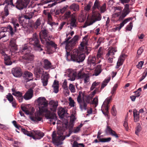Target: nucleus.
<instances>
[{
  "label": "nucleus",
  "mask_w": 147,
  "mask_h": 147,
  "mask_svg": "<svg viewBox=\"0 0 147 147\" xmlns=\"http://www.w3.org/2000/svg\"><path fill=\"white\" fill-rule=\"evenodd\" d=\"M39 109V113H34L33 111L29 112L27 110V108L24 106L21 105L22 110L26 114L29 115L30 119H42L41 116L42 113L45 112V118L47 119H56L57 117L56 114L54 112H52L48 111L47 107L48 103L47 101L44 97L38 98L37 100Z\"/></svg>",
  "instance_id": "nucleus-1"
},
{
  "label": "nucleus",
  "mask_w": 147,
  "mask_h": 147,
  "mask_svg": "<svg viewBox=\"0 0 147 147\" xmlns=\"http://www.w3.org/2000/svg\"><path fill=\"white\" fill-rule=\"evenodd\" d=\"M57 128L58 130L57 134L58 135L57 136L55 131L53 132L52 135V140L53 143L58 146L61 143V140H63L65 137L62 136L63 132L66 129H69V131H71L73 129L74 121L75 120H57Z\"/></svg>",
  "instance_id": "nucleus-2"
},
{
  "label": "nucleus",
  "mask_w": 147,
  "mask_h": 147,
  "mask_svg": "<svg viewBox=\"0 0 147 147\" xmlns=\"http://www.w3.org/2000/svg\"><path fill=\"white\" fill-rule=\"evenodd\" d=\"M14 126L19 130H21V131L24 134L27 136L32 137L34 140L40 139L44 136V134L39 130H32L30 131H28L24 128H22L20 125H18L16 121H12Z\"/></svg>",
  "instance_id": "nucleus-3"
},
{
  "label": "nucleus",
  "mask_w": 147,
  "mask_h": 147,
  "mask_svg": "<svg viewBox=\"0 0 147 147\" xmlns=\"http://www.w3.org/2000/svg\"><path fill=\"white\" fill-rule=\"evenodd\" d=\"M21 53L24 54L22 57V60L24 61L27 63H30L33 61L34 56L29 52L28 47L27 46H24L22 47Z\"/></svg>",
  "instance_id": "nucleus-4"
},
{
  "label": "nucleus",
  "mask_w": 147,
  "mask_h": 147,
  "mask_svg": "<svg viewBox=\"0 0 147 147\" xmlns=\"http://www.w3.org/2000/svg\"><path fill=\"white\" fill-rule=\"evenodd\" d=\"M71 60L74 62L80 63L83 62L85 58L84 53L81 54L77 49L73 50V52L71 55Z\"/></svg>",
  "instance_id": "nucleus-5"
},
{
  "label": "nucleus",
  "mask_w": 147,
  "mask_h": 147,
  "mask_svg": "<svg viewBox=\"0 0 147 147\" xmlns=\"http://www.w3.org/2000/svg\"><path fill=\"white\" fill-rule=\"evenodd\" d=\"M84 94L82 92L80 91L77 97V100L80 106V109L82 110H86L87 109V103L85 102L84 99Z\"/></svg>",
  "instance_id": "nucleus-6"
},
{
  "label": "nucleus",
  "mask_w": 147,
  "mask_h": 147,
  "mask_svg": "<svg viewBox=\"0 0 147 147\" xmlns=\"http://www.w3.org/2000/svg\"><path fill=\"white\" fill-rule=\"evenodd\" d=\"M46 50L47 54L53 53L54 51L57 49V45L52 40L46 42Z\"/></svg>",
  "instance_id": "nucleus-7"
},
{
  "label": "nucleus",
  "mask_w": 147,
  "mask_h": 147,
  "mask_svg": "<svg viewBox=\"0 0 147 147\" xmlns=\"http://www.w3.org/2000/svg\"><path fill=\"white\" fill-rule=\"evenodd\" d=\"M29 41L30 44L33 45L35 47L40 48L38 36L36 33L33 34L32 37L30 38Z\"/></svg>",
  "instance_id": "nucleus-8"
},
{
  "label": "nucleus",
  "mask_w": 147,
  "mask_h": 147,
  "mask_svg": "<svg viewBox=\"0 0 147 147\" xmlns=\"http://www.w3.org/2000/svg\"><path fill=\"white\" fill-rule=\"evenodd\" d=\"M30 0H17L16 7L19 9L22 10L26 8L29 3Z\"/></svg>",
  "instance_id": "nucleus-9"
},
{
  "label": "nucleus",
  "mask_w": 147,
  "mask_h": 147,
  "mask_svg": "<svg viewBox=\"0 0 147 147\" xmlns=\"http://www.w3.org/2000/svg\"><path fill=\"white\" fill-rule=\"evenodd\" d=\"M129 6V4H127L125 5V7L122 11L121 15L119 16L120 20H122L130 12Z\"/></svg>",
  "instance_id": "nucleus-10"
},
{
  "label": "nucleus",
  "mask_w": 147,
  "mask_h": 147,
  "mask_svg": "<svg viewBox=\"0 0 147 147\" xmlns=\"http://www.w3.org/2000/svg\"><path fill=\"white\" fill-rule=\"evenodd\" d=\"M11 73L14 76L18 78L21 77L23 74L21 69L18 67L12 69Z\"/></svg>",
  "instance_id": "nucleus-11"
},
{
  "label": "nucleus",
  "mask_w": 147,
  "mask_h": 147,
  "mask_svg": "<svg viewBox=\"0 0 147 147\" xmlns=\"http://www.w3.org/2000/svg\"><path fill=\"white\" fill-rule=\"evenodd\" d=\"M84 73H82V70L80 71L78 74L76 72H74L73 73L72 76L70 77L69 80L71 81H73L75 80V78H77L78 79H82L83 78Z\"/></svg>",
  "instance_id": "nucleus-12"
},
{
  "label": "nucleus",
  "mask_w": 147,
  "mask_h": 147,
  "mask_svg": "<svg viewBox=\"0 0 147 147\" xmlns=\"http://www.w3.org/2000/svg\"><path fill=\"white\" fill-rule=\"evenodd\" d=\"M22 75L24 79L26 80V82L32 80L33 79L32 74L29 71H25Z\"/></svg>",
  "instance_id": "nucleus-13"
},
{
  "label": "nucleus",
  "mask_w": 147,
  "mask_h": 147,
  "mask_svg": "<svg viewBox=\"0 0 147 147\" xmlns=\"http://www.w3.org/2000/svg\"><path fill=\"white\" fill-rule=\"evenodd\" d=\"M58 115L61 119H62L65 117L67 118L69 117L68 116V114L67 111L63 108L62 107L59 108L58 112Z\"/></svg>",
  "instance_id": "nucleus-14"
},
{
  "label": "nucleus",
  "mask_w": 147,
  "mask_h": 147,
  "mask_svg": "<svg viewBox=\"0 0 147 147\" xmlns=\"http://www.w3.org/2000/svg\"><path fill=\"white\" fill-rule=\"evenodd\" d=\"M33 91L32 88H30L26 92L24 96V98L26 100L31 99L33 96Z\"/></svg>",
  "instance_id": "nucleus-15"
},
{
  "label": "nucleus",
  "mask_w": 147,
  "mask_h": 147,
  "mask_svg": "<svg viewBox=\"0 0 147 147\" xmlns=\"http://www.w3.org/2000/svg\"><path fill=\"white\" fill-rule=\"evenodd\" d=\"M49 104L50 105V109L53 112L56 111L58 105V101L51 100L49 102Z\"/></svg>",
  "instance_id": "nucleus-16"
},
{
  "label": "nucleus",
  "mask_w": 147,
  "mask_h": 147,
  "mask_svg": "<svg viewBox=\"0 0 147 147\" xmlns=\"http://www.w3.org/2000/svg\"><path fill=\"white\" fill-rule=\"evenodd\" d=\"M132 20L133 18H132V17L126 18L120 24V25L119 26L114 28V29L115 31H119L121 28L124 26L125 24H126L127 22L129 21L130 20Z\"/></svg>",
  "instance_id": "nucleus-17"
},
{
  "label": "nucleus",
  "mask_w": 147,
  "mask_h": 147,
  "mask_svg": "<svg viewBox=\"0 0 147 147\" xmlns=\"http://www.w3.org/2000/svg\"><path fill=\"white\" fill-rule=\"evenodd\" d=\"M34 73L36 78H40L43 75L44 71L37 68L34 70Z\"/></svg>",
  "instance_id": "nucleus-18"
},
{
  "label": "nucleus",
  "mask_w": 147,
  "mask_h": 147,
  "mask_svg": "<svg viewBox=\"0 0 147 147\" xmlns=\"http://www.w3.org/2000/svg\"><path fill=\"white\" fill-rule=\"evenodd\" d=\"M43 68L46 70L52 68V65L51 62L47 59H45L43 60Z\"/></svg>",
  "instance_id": "nucleus-19"
},
{
  "label": "nucleus",
  "mask_w": 147,
  "mask_h": 147,
  "mask_svg": "<svg viewBox=\"0 0 147 147\" xmlns=\"http://www.w3.org/2000/svg\"><path fill=\"white\" fill-rule=\"evenodd\" d=\"M49 78V74L45 72V74L43 75V78L41 79L42 82L43 84V86H45L47 85Z\"/></svg>",
  "instance_id": "nucleus-20"
},
{
  "label": "nucleus",
  "mask_w": 147,
  "mask_h": 147,
  "mask_svg": "<svg viewBox=\"0 0 147 147\" xmlns=\"http://www.w3.org/2000/svg\"><path fill=\"white\" fill-rule=\"evenodd\" d=\"M71 38L70 37H69L65 39V40L61 43V45H66L65 48L67 49H69L71 48V45L69 44V42H70L71 40L69 41V40Z\"/></svg>",
  "instance_id": "nucleus-21"
},
{
  "label": "nucleus",
  "mask_w": 147,
  "mask_h": 147,
  "mask_svg": "<svg viewBox=\"0 0 147 147\" xmlns=\"http://www.w3.org/2000/svg\"><path fill=\"white\" fill-rule=\"evenodd\" d=\"M8 31L9 32L11 35L12 36L15 34V32L16 31V27L15 28L13 29V28L10 25H9L7 26Z\"/></svg>",
  "instance_id": "nucleus-22"
},
{
  "label": "nucleus",
  "mask_w": 147,
  "mask_h": 147,
  "mask_svg": "<svg viewBox=\"0 0 147 147\" xmlns=\"http://www.w3.org/2000/svg\"><path fill=\"white\" fill-rule=\"evenodd\" d=\"M79 36L78 35L75 36L71 40L70 42H69V44L71 45V47H73L76 44V42L78 39Z\"/></svg>",
  "instance_id": "nucleus-23"
},
{
  "label": "nucleus",
  "mask_w": 147,
  "mask_h": 147,
  "mask_svg": "<svg viewBox=\"0 0 147 147\" xmlns=\"http://www.w3.org/2000/svg\"><path fill=\"white\" fill-rule=\"evenodd\" d=\"M58 81L55 80L52 86L53 87V92L57 93L59 91V84Z\"/></svg>",
  "instance_id": "nucleus-24"
},
{
  "label": "nucleus",
  "mask_w": 147,
  "mask_h": 147,
  "mask_svg": "<svg viewBox=\"0 0 147 147\" xmlns=\"http://www.w3.org/2000/svg\"><path fill=\"white\" fill-rule=\"evenodd\" d=\"M101 65H98L94 72V75L96 76H98L102 71Z\"/></svg>",
  "instance_id": "nucleus-25"
},
{
  "label": "nucleus",
  "mask_w": 147,
  "mask_h": 147,
  "mask_svg": "<svg viewBox=\"0 0 147 147\" xmlns=\"http://www.w3.org/2000/svg\"><path fill=\"white\" fill-rule=\"evenodd\" d=\"M117 51V50L115 48H111L108 51V53L107 54V56H111L112 57H114L113 56L115 55V53Z\"/></svg>",
  "instance_id": "nucleus-26"
},
{
  "label": "nucleus",
  "mask_w": 147,
  "mask_h": 147,
  "mask_svg": "<svg viewBox=\"0 0 147 147\" xmlns=\"http://www.w3.org/2000/svg\"><path fill=\"white\" fill-rule=\"evenodd\" d=\"M70 24V26L73 27H75L77 26L76 24V19L75 16H72Z\"/></svg>",
  "instance_id": "nucleus-27"
},
{
  "label": "nucleus",
  "mask_w": 147,
  "mask_h": 147,
  "mask_svg": "<svg viewBox=\"0 0 147 147\" xmlns=\"http://www.w3.org/2000/svg\"><path fill=\"white\" fill-rule=\"evenodd\" d=\"M69 9L74 11H76L79 9V5L73 3L69 6Z\"/></svg>",
  "instance_id": "nucleus-28"
},
{
  "label": "nucleus",
  "mask_w": 147,
  "mask_h": 147,
  "mask_svg": "<svg viewBox=\"0 0 147 147\" xmlns=\"http://www.w3.org/2000/svg\"><path fill=\"white\" fill-rule=\"evenodd\" d=\"M41 18H39L37 20L34 25V27L35 29H37L38 28L41 24Z\"/></svg>",
  "instance_id": "nucleus-29"
},
{
  "label": "nucleus",
  "mask_w": 147,
  "mask_h": 147,
  "mask_svg": "<svg viewBox=\"0 0 147 147\" xmlns=\"http://www.w3.org/2000/svg\"><path fill=\"white\" fill-rule=\"evenodd\" d=\"M9 45L12 47H13L15 49L17 50V45L15 39L13 38L11 39L10 41Z\"/></svg>",
  "instance_id": "nucleus-30"
},
{
  "label": "nucleus",
  "mask_w": 147,
  "mask_h": 147,
  "mask_svg": "<svg viewBox=\"0 0 147 147\" xmlns=\"http://www.w3.org/2000/svg\"><path fill=\"white\" fill-rule=\"evenodd\" d=\"M110 78L109 77L107 79H106L102 83L101 85L100 89L102 90L103 88H104L106 86H107V83L109 81Z\"/></svg>",
  "instance_id": "nucleus-31"
},
{
  "label": "nucleus",
  "mask_w": 147,
  "mask_h": 147,
  "mask_svg": "<svg viewBox=\"0 0 147 147\" xmlns=\"http://www.w3.org/2000/svg\"><path fill=\"white\" fill-rule=\"evenodd\" d=\"M100 6V5L99 1L98 0H96L94 6L92 8L93 10H94V9L96 8H97L98 9H99Z\"/></svg>",
  "instance_id": "nucleus-32"
},
{
  "label": "nucleus",
  "mask_w": 147,
  "mask_h": 147,
  "mask_svg": "<svg viewBox=\"0 0 147 147\" xmlns=\"http://www.w3.org/2000/svg\"><path fill=\"white\" fill-rule=\"evenodd\" d=\"M5 3L7 4L5 6H7V7H9L10 5L13 7L15 6L13 2V0H5L4 3Z\"/></svg>",
  "instance_id": "nucleus-33"
},
{
  "label": "nucleus",
  "mask_w": 147,
  "mask_h": 147,
  "mask_svg": "<svg viewBox=\"0 0 147 147\" xmlns=\"http://www.w3.org/2000/svg\"><path fill=\"white\" fill-rule=\"evenodd\" d=\"M96 58L95 57H92V58L89 59L88 61V63L90 65H93L94 66L95 65V63Z\"/></svg>",
  "instance_id": "nucleus-34"
},
{
  "label": "nucleus",
  "mask_w": 147,
  "mask_h": 147,
  "mask_svg": "<svg viewBox=\"0 0 147 147\" xmlns=\"http://www.w3.org/2000/svg\"><path fill=\"white\" fill-rule=\"evenodd\" d=\"M133 112L134 119H139V112L136 109L134 110Z\"/></svg>",
  "instance_id": "nucleus-35"
},
{
  "label": "nucleus",
  "mask_w": 147,
  "mask_h": 147,
  "mask_svg": "<svg viewBox=\"0 0 147 147\" xmlns=\"http://www.w3.org/2000/svg\"><path fill=\"white\" fill-rule=\"evenodd\" d=\"M80 146L82 147H85V145L82 143H78L76 141H74L73 143L72 147H79Z\"/></svg>",
  "instance_id": "nucleus-36"
},
{
  "label": "nucleus",
  "mask_w": 147,
  "mask_h": 147,
  "mask_svg": "<svg viewBox=\"0 0 147 147\" xmlns=\"http://www.w3.org/2000/svg\"><path fill=\"white\" fill-rule=\"evenodd\" d=\"M111 140V138L109 137L107 138H99V140L100 142H110Z\"/></svg>",
  "instance_id": "nucleus-37"
},
{
  "label": "nucleus",
  "mask_w": 147,
  "mask_h": 147,
  "mask_svg": "<svg viewBox=\"0 0 147 147\" xmlns=\"http://www.w3.org/2000/svg\"><path fill=\"white\" fill-rule=\"evenodd\" d=\"M141 130L142 128L140 125V124H138L137 127L136 129L135 134L137 135H138L139 133L141 131Z\"/></svg>",
  "instance_id": "nucleus-38"
},
{
  "label": "nucleus",
  "mask_w": 147,
  "mask_h": 147,
  "mask_svg": "<svg viewBox=\"0 0 147 147\" xmlns=\"http://www.w3.org/2000/svg\"><path fill=\"white\" fill-rule=\"evenodd\" d=\"M83 124L81 123L76 128H74L73 130V132L75 133L78 132L80 130V128L83 126Z\"/></svg>",
  "instance_id": "nucleus-39"
},
{
  "label": "nucleus",
  "mask_w": 147,
  "mask_h": 147,
  "mask_svg": "<svg viewBox=\"0 0 147 147\" xmlns=\"http://www.w3.org/2000/svg\"><path fill=\"white\" fill-rule=\"evenodd\" d=\"M89 76L88 74L85 73L83 74V78H84V83H86L89 81Z\"/></svg>",
  "instance_id": "nucleus-40"
},
{
  "label": "nucleus",
  "mask_w": 147,
  "mask_h": 147,
  "mask_svg": "<svg viewBox=\"0 0 147 147\" xmlns=\"http://www.w3.org/2000/svg\"><path fill=\"white\" fill-rule=\"evenodd\" d=\"M123 57V55L121 56V57ZM123 61V59L121 58V57H120L118 59V60L117 63V66L119 67L120 65H121ZM116 68H118V67H117Z\"/></svg>",
  "instance_id": "nucleus-41"
},
{
  "label": "nucleus",
  "mask_w": 147,
  "mask_h": 147,
  "mask_svg": "<svg viewBox=\"0 0 147 147\" xmlns=\"http://www.w3.org/2000/svg\"><path fill=\"white\" fill-rule=\"evenodd\" d=\"M6 97L10 102H11V101L14 100L13 97L10 93H9L7 95Z\"/></svg>",
  "instance_id": "nucleus-42"
},
{
  "label": "nucleus",
  "mask_w": 147,
  "mask_h": 147,
  "mask_svg": "<svg viewBox=\"0 0 147 147\" xmlns=\"http://www.w3.org/2000/svg\"><path fill=\"white\" fill-rule=\"evenodd\" d=\"M100 84V82H94L92 85V86L90 88V90H93L96 86H98Z\"/></svg>",
  "instance_id": "nucleus-43"
},
{
  "label": "nucleus",
  "mask_w": 147,
  "mask_h": 147,
  "mask_svg": "<svg viewBox=\"0 0 147 147\" xmlns=\"http://www.w3.org/2000/svg\"><path fill=\"white\" fill-rule=\"evenodd\" d=\"M112 131L113 130L110 126H107L106 129L105 130V132L106 134H110Z\"/></svg>",
  "instance_id": "nucleus-44"
},
{
  "label": "nucleus",
  "mask_w": 147,
  "mask_h": 147,
  "mask_svg": "<svg viewBox=\"0 0 147 147\" xmlns=\"http://www.w3.org/2000/svg\"><path fill=\"white\" fill-rule=\"evenodd\" d=\"M92 104L95 105V107H96L98 104V100L97 96L95 97L93 99Z\"/></svg>",
  "instance_id": "nucleus-45"
},
{
  "label": "nucleus",
  "mask_w": 147,
  "mask_h": 147,
  "mask_svg": "<svg viewBox=\"0 0 147 147\" xmlns=\"http://www.w3.org/2000/svg\"><path fill=\"white\" fill-rule=\"evenodd\" d=\"M100 11L101 13H104L106 10V5L105 3L101 7L100 6L99 9H98Z\"/></svg>",
  "instance_id": "nucleus-46"
},
{
  "label": "nucleus",
  "mask_w": 147,
  "mask_h": 147,
  "mask_svg": "<svg viewBox=\"0 0 147 147\" xmlns=\"http://www.w3.org/2000/svg\"><path fill=\"white\" fill-rule=\"evenodd\" d=\"M21 18H20V19H21ZM19 20H20L19 23H20V27L18 28V29L19 30H20L21 28H25V24H23V23L22 22V21H24V20H22L21 19H19Z\"/></svg>",
  "instance_id": "nucleus-47"
},
{
  "label": "nucleus",
  "mask_w": 147,
  "mask_h": 147,
  "mask_svg": "<svg viewBox=\"0 0 147 147\" xmlns=\"http://www.w3.org/2000/svg\"><path fill=\"white\" fill-rule=\"evenodd\" d=\"M111 112L113 115L114 116H115L116 115L117 112L115 105L113 106Z\"/></svg>",
  "instance_id": "nucleus-48"
},
{
  "label": "nucleus",
  "mask_w": 147,
  "mask_h": 147,
  "mask_svg": "<svg viewBox=\"0 0 147 147\" xmlns=\"http://www.w3.org/2000/svg\"><path fill=\"white\" fill-rule=\"evenodd\" d=\"M69 105L71 107L74 106L75 102L74 100L72 99L71 97H69Z\"/></svg>",
  "instance_id": "nucleus-49"
},
{
  "label": "nucleus",
  "mask_w": 147,
  "mask_h": 147,
  "mask_svg": "<svg viewBox=\"0 0 147 147\" xmlns=\"http://www.w3.org/2000/svg\"><path fill=\"white\" fill-rule=\"evenodd\" d=\"M12 94L18 97L21 96L22 95V93L19 91H16L15 92L13 93Z\"/></svg>",
  "instance_id": "nucleus-50"
},
{
  "label": "nucleus",
  "mask_w": 147,
  "mask_h": 147,
  "mask_svg": "<svg viewBox=\"0 0 147 147\" xmlns=\"http://www.w3.org/2000/svg\"><path fill=\"white\" fill-rule=\"evenodd\" d=\"M69 88L71 92L74 93L75 92V87L72 84H70L69 86Z\"/></svg>",
  "instance_id": "nucleus-51"
},
{
  "label": "nucleus",
  "mask_w": 147,
  "mask_h": 147,
  "mask_svg": "<svg viewBox=\"0 0 147 147\" xmlns=\"http://www.w3.org/2000/svg\"><path fill=\"white\" fill-rule=\"evenodd\" d=\"M9 7H7V6H5L4 8V15L5 16H7L9 14L8 11V8Z\"/></svg>",
  "instance_id": "nucleus-52"
},
{
  "label": "nucleus",
  "mask_w": 147,
  "mask_h": 147,
  "mask_svg": "<svg viewBox=\"0 0 147 147\" xmlns=\"http://www.w3.org/2000/svg\"><path fill=\"white\" fill-rule=\"evenodd\" d=\"M92 4V3L90 1L89 2V3L87 5V6L85 7V10L87 11H89L90 9Z\"/></svg>",
  "instance_id": "nucleus-53"
},
{
  "label": "nucleus",
  "mask_w": 147,
  "mask_h": 147,
  "mask_svg": "<svg viewBox=\"0 0 147 147\" xmlns=\"http://www.w3.org/2000/svg\"><path fill=\"white\" fill-rule=\"evenodd\" d=\"M133 27V23L132 22H130L129 24L127 26L126 29L129 31L131 30Z\"/></svg>",
  "instance_id": "nucleus-54"
},
{
  "label": "nucleus",
  "mask_w": 147,
  "mask_h": 147,
  "mask_svg": "<svg viewBox=\"0 0 147 147\" xmlns=\"http://www.w3.org/2000/svg\"><path fill=\"white\" fill-rule=\"evenodd\" d=\"M123 126L125 128L126 131H128L129 129L128 124L127 122V120H125Z\"/></svg>",
  "instance_id": "nucleus-55"
},
{
  "label": "nucleus",
  "mask_w": 147,
  "mask_h": 147,
  "mask_svg": "<svg viewBox=\"0 0 147 147\" xmlns=\"http://www.w3.org/2000/svg\"><path fill=\"white\" fill-rule=\"evenodd\" d=\"M117 86H118V85L117 84H115L114 85V87H113V88H112V91L111 92L112 94H114V93H115V91L116 90V89H117Z\"/></svg>",
  "instance_id": "nucleus-56"
},
{
  "label": "nucleus",
  "mask_w": 147,
  "mask_h": 147,
  "mask_svg": "<svg viewBox=\"0 0 147 147\" xmlns=\"http://www.w3.org/2000/svg\"><path fill=\"white\" fill-rule=\"evenodd\" d=\"M42 4H44L53 1L52 0H41Z\"/></svg>",
  "instance_id": "nucleus-57"
},
{
  "label": "nucleus",
  "mask_w": 147,
  "mask_h": 147,
  "mask_svg": "<svg viewBox=\"0 0 147 147\" xmlns=\"http://www.w3.org/2000/svg\"><path fill=\"white\" fill-rule=\"evenodd\" d=\"M101 19V17L100 14L98 13L96 16V17L94 19L95 21H100Z\"/></svg>",
  "instance_id": "nucleus-58"
},
{
  "label": "nucleus",
  "mask_w": 147,
  "mask_h": 147,
  "mask_svg": "<svg viewBox=\"0 0 147 147\" xmlns=\"http://www.w3.org/2000/svg\"><path fill=\"white\" fill-rule=\"evenodd\" d=\"M42 32L43 34L44 38H46L48 36V33L47 32V30L46 29H44L42 30Z\"/></svg>",
  "instance_id": "nucleus-59"
},
{
  "label": "nucleus",
  "mask_w": 147,
  "mask_h": 147,
  "mask_svg": "<svg viewBox=\"0 0 147 147\" xmlns=\"http://www.w3.org/2000/svg\"><path fill=\"white\" fill-rule=\"evenodd\" d=\"M110 135L116 138H118L119 137L118 136L116 132L113 130V131H112V132H111V133L110 134Z\"/></svg>",
  "instance_id": "nucleus-60"
},
{
  "label": "nucleus",
  "mask_w": 147,
  "mask_h": 147,
  "mask_svg": "<svg viewBox=\"0 0 147 147\" xmlns=\"http://www.w3.org/2000/svg\"><path fill=\"white\" fill-rule=\"evenodd\" d=\"M112 98L111 96L109 98H107L105 100L104 102L106 103V105H109V104L110 102V101L111 100Z\"/></svg>",
  "instance_id": "nucleus-61"
},
{
  "label": "nucleus",
  "mask_w": 147,
  "mask_h": 147,
  "mask_svg": "<svg viewBox=\"0 0 147 147\" xmlns=\"http://www.w3.org/2000/svg\"><path fill=\"white\" fill-rule=\"evenodd\" d=\"M6 36V35L5 34L4 32L2 31V30L0 31V39L2 38H3L4 37Z\"/></svg>",
  "instance_id": "nucleus-62"
},
{
  "label": "nucleus",
  "mask_w": 147,
  "mask_h": 147,
  "mask_svg": "<svg viewBox=\"0 0 147 147\" xmlns=\"http://www.w3.org/2000/svg\"><path fill=\"white\" fill-rule=\"evenodd\" d=\"M144 62L143 61H140L138 63V64L137 65V67L138 68H140L142 66Z\"/></svg>",
  "instance_id": "nucleus-63"
},
{
  "label": "nucleus",
  "mask_w": 147,
  "mask_h": 147,
  "mask_svg": "<svg viewBox=\"0 0 147 147\" xmlns=\"http://www.w3.org/2000/svg\"><path fill=\"white\" fill-rule=\"evenodd\" d=\"M143 51V49L142 48L140 47V49L138 50L137 53L138 55H140L142 54Z\"/></svg>",
  "instance_id": "nucleus-64"
}]
</instances>
